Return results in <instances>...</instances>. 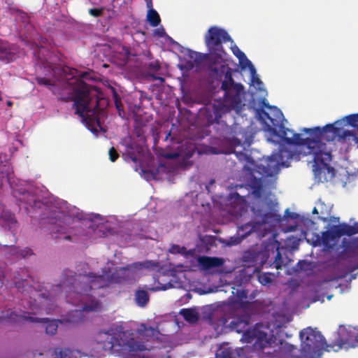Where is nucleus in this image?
I'll list each match as a JSON object with an SVG mask.
<instances>
[{"label":"nucleus","instance_id":"nucleus-1","mask_svg":"<svg viewBox=\"0 0 358 358\" xmlns=\"http://www.w3.org/2000/svg\"><path fill=\"white\" fill-rule=\"evenodd\" d=\"M48 66L64 92H59L57 85L50 78L36 77L37 83L46 87L53 94L61 95L64 100L73 101L75 113L92 132L97 133L99 129L101 130V120L106 116L105 109L108 106V100L103 94L96 87L78 78L76 69L67 66Z\"/></svg>","mask_w":358,"mask_h":358},{"label":"nucleus","instance_id":"nucleus-2","mask_svg":"<svg viewBox=\"0 0 358 358\" xmlns=\"http://www.w3.org/2000/svg\"><path fill=\"white\" fill-rule=\"evenodd\" d=\"M134 279V272L129 266L115 269L110 274L96 275H77L69 269H65L59 284L55 286V291H62L66 294L67 302L73 305L82 304L81 310L70 312L68 321L78 323L82 320L83 312L99 311L101 303L90 292L108 287L112 284H123Z\"/></svg>","mask_w":358,"mask_h":358},{"label":"nucleus","instance_id":"nucleus-3","mask_svg":"<svg viewBox=\"0 0 358 358\" xmlns=\"http://www.w3.org/2000/svg\"><path fill=\"white\" fill-rule=\"evenodd\" d=\"M209 69L216 77L224 76L221 85L224 92L223 99H215L205 107L204 115L208 123L213 124L219 122L223 114L232 110L239 112L242 109V98L245 92L243 85L234 80L232 70L228 65L222 64L220 68L211 65Z\"/></svg>","mask_w":358,"mask_h":358},{"label":"nucleus","instance_id":"nucleus-4","mask_svg":"<svg viewBox=\"0 0 358 358\" xmlns=\"http://www.w3.org/2000/svg\"><path fill=\"white\" fill-rule=\"evenodd\" d=\"M281 132L286 143L299 146L301 155L313 157V171L318 182H328L335 177L336 171L329 164L332 159L331 151L324 143L310 138H302L301 134L285 127H282Z\"/></svg>","mask_w":358,"mask_h":358},{"label":"nucleus","instance_id":"nucleus-5","mask_svg":"<svg viewBox=\"0 0 358 358\" xmlns=\"http://www.w3.org/2000/svg\"><path fill=\"white\" fill-rule=\"evenodd\" d=\"M250 320L248 315L234 317L231 321L229 327L233 331L243 333V339L245 342L252 343L255 340V345L259 343L262 350H257L255 347L241 348L237 352L239 358H300L290 354L282 355L275 351L266 350L264 345L268 343L267 334L256 328H248Z\"/></svg>","mask_w":358,"mask_h":358},{"label":"nucleus","instance_id":"nucleus-6","mask_svg":"<svg viewBox=\"0 0 358 358\" xmlns=\"http://www.w3.org/2000/svg\"><path fill=\"white\" fill-rule=\"evenodd\" d=\"M234 152L239 161L246 162L255 167L251 169L244 166L243 170L248 176V185L251 188L252 195L257 199H261L264 190V179L278 173L281 154H273L262 160L259 164H256L255 161L243 150H234Z\"/></svg>","mask_w":358,"mask_h":358},{"label":"nucleus","instance_id":"nucleus-7","mask_svg":"<svg viewBox=\"0 0 358 358\" xmlns=\"http://www.w3.org/2000/svg\"><path fill=\"white\" fill-rule=\"evenodd\" d=\"M93 341L101 345L104 351H120L123 355L142 352L147 348L143 342L137 341L133 337V334L129 331H123L116 337L112 329L108 331H99L93 336Z\"/></svg>","mask_w":358,"mask_h":358},{"label":"nucleus","instance_id":"nucleus-8","mask_svg":"<svg viewBox=\"0 0 358 358\" xmlns=\"http://www.w3.org/2000/svg\"><path fill=\"white\" fill-rule=\"evenodd\" d=\"M301 339V350L308 355H316L322 350L331 352L330 344H328L320 331L310 327L300 331Z\"/></svg>","mask_w":358,"mask_h":358},{"label":"nucleus","instance_id":"nucleus-9","mask_svg":"<svg viewBox=\"0 0 358 358\" xmlns=\"http://www.w3.org/2000/svg\"><path fill=\"white\" fill-rule=\"evenodd\" d=\"M205 43L210 55L221 59L224 53L222 44L232 39L228 32L217 26L210 27L204 36Z\"/></svg>","mask_w":358,"mask_h":358},{"label":"nucleus","instance_id":"nucleus-10","mask_svg":"<svg viewBox=\"0 0 358 358\" xmlns=\"http://www.w3.org/2000/svg\"><path fill=\"white\" fill-rule=\"evenodd\" d=\"M358 346V332L355 327L340 326L338 330V338L330 343L331 351L338 352L340 350L353 348Z\"/></svg>","mask_w":358,"mask_h":358},{"label":"nucleus","instance_id":"nucleus-11","mask_svg":"<svg viewBox=\"0 0 358 358\" xmlns=\"http://www.w3.org/2000/svg\"><path fill=\"white\" fill-rule=\"evenodd\" d=\"M301 131L309 134L310 136H314L312 140L320 141L321 138L326 140L327 141H333L336 138L338 137L340 139L342 134L339 128L334 126V124H329L323 127H315L313 128H303Z\"/></svg>","mask_w":358,"mask_h":358},{"label":"nucleus","instance_id":"nucleus-12","mask_svg":"<svg viewBox=\"0 0 358 358\" xmlns=\"http://www.w3.org/2000/svg\"><path fill=\"white\" fill-rule=\"evenodd\" d=\"M196 150L195 145L191 141H180L177 143L175 151L166 152L163 156L164 158L169 159H175L181 157L183 160H188L193 156Z\"/></svg>","mask_w":358,"mask_h":358},{"label":"nucleus","instance_id":"nucleus-13","mask_svg":"<svg viewBox=\"0 0 358 358\" xmlns=\"http://www.w3.org/2000/svg\"><path fill=\"white\" fill-rule=\"evenodd\" d=\"M243 262L246 267H255L253 271H259L266 263L265 253L248 250L243 253Z\"/></svg>","mask_w":358,"mask_h":358},{"label":"nucleus","instance_id":"nucleus-14","mask_svg":"<svg viewBox=\"0 0 358 358\" xmlns=\"http://www.w3.org/2000/svg\"><path fill=\"white\" fill-rule=\"evenodd\" d=\"M343 236H346V231L343 223L334 225L330 230L322 232V243L324 248L326 250L332 249L334 246L332 242Z\"/></svg>","mask_w":358,"mask_h":358},{"label":"nucleus","instance_id":"nucleus-15","mask_svg":"<svg viewBox=\"0 0 358 358\" xmlns=\"http://www.w3.org/2000/svg\"><path fill=\"white\" fill-rule=\"evenodd\" d=\"M252 210L254 213L255 217L257 219L256 221L248 223L244 225V229H250L247 231V234L252 232L257 231L259 229L260 227L265 224L268 222V220L271 218L272 215L271 213L264 212L262 209H256L254 206L252 207Z\"/></svg>","mask_w":358,"mask_h":358},{"label":"nucleus","instance_id":"nucleus-16","mask_svg":"<svg viewBox=\"0 0 358 358\" xmlns=\"http://www.w3.org/2000/svg\"><path fill=\"white\" fill-rule=\"evenodd\" d=\"M16 57L15 46L8 41L0 40V60L5 64H8L15 60Z\"/></svg>","mask_w":358,"mask_h":358},{"label":"nucleus","instance_id":"nucleus-17","mask_svg":"<svg viewBox=\"0 0 358 358\" xmlns=\"http://www.w3.org/2000/svg\"><path fill=\"white\" fill-rule=\"evenodd\" d=\"M198 263L203 269L208 270L222 266L224 260L216 257L202 256L199 257Z\"/></svg>","mask_w":358,"mask_h":358},{"label":"nucleus","instance_id":"nucleus-18","mask_svg":"<svg viewBox=\"0 0 358 358\" xmlns=\"http://www.w3.org/2000/svg\"><path fill=\"white\" fill-rule=\"evenodd\" d=\"M52 232L53 234H57L55 236V238L64 239L67 241H71V231L69 229H66L65 227L61 225L60 224H57L54 226L52 229Z\"/></svg>","mask_w":358,"mask_h":358},{"label":"nucleus","instance_id":"nucleus-19","mask_svg":"<svg viewBox=\"0 0 358 358\" xmlns=\"http://www.w3.org/2000/svg\"><path fill=\"white\" fill-rule=\"evenodd\" d=\"M137 333L143 338L149 341L150 338L157 337L159 331L151 327H148L145 324L142 323L137 329Z\"/></svg>","mask_w":358,"mask_h":358},{"label":"nucleus","instance_id":"nucleus-20","mask_svg":"<svg viewBox=\"0 0 358 358\" xmlns=\"http://www.w3.org/2000/svg\"><path fill=\"white\" fill-rule=\"evenodd\" d=\"M150 296L148 292L141 288H138L134 294V300L139 307H145L149 302Z\"/></svg>","mask_w":358,"mask_h":358},{"label":"nucleus","instance_id":"nucleus-21","mask_svg":"<svg viewBox=\"0 0 358 358\" xmlns=\"http://www.w3.org/2000/svg\"><path fill=\"white\" fill-rule=\"evenodd\" d=\"M2 226L4 229L10 231L13 236H15V234L16 233L17 229V222L14 215H8V217L3 220ZM15 242L16 238L14 237V243Z\"/></svg>","mask_w":358,"mask_h":358},{"label":"nucleus","instance_id":"nucleus-22","mask_svg":"<svg viewBox=\"0 0 358 358\" xmlns=\"http://www.w3.org/2000/svg\"><path fill=\"white\" fill-rule=\"evenodd\" d=\"M148 6L152 7V3L150 2ZM147 20L150 25L153 27H157L161 22L159 13L152 8H150L148 11Z\"/></svg>","mask_w":358,"mask_h":358},{"label":"nucleus","instance_id":"nucleus-23","mask_svg":"<svg viewBox=\"0 0 358 358\" xmlns=\"http://www.w3.org/2000/svg\"><path fill=\"white\" fill-rule=\"evenodd\" d=\"M180 314L186 321L191 323H195L199 320L198 313L192 308H183L180 311Z\"/></svg>","mask_w":358,"mask_h":358},{"label":"nucleus","instance_id":"nucleus-24","mask_svg":"<svg viewBox=\"0 0 358 358\" xmlns=\"http://www.w3.org/2000/svg\"><path fill=\"white\" fill-rule=\"evenodd\" d=\"M247 66L249 67L250 71L251 72L252 83L253 85H255L257 89L261 90L262 88L263 87L264 84L262 81L260 80V78L258 77V76L256 74V70L253 64H252L251 61H250L249 59H247Z\"/></svg>","mask_w":358,"mask_h":358},{"label":"nucleus","instance_id":"nucleus-25","mask_svg":"<svg viewBox=\"0 0 358 358\" xmlns=\"http://www.w3.org/2000/svg\"><path fill=\"white\" fill-rule=\"evenodd\" d=\"M43 323H45V333L50 335H54L57 333L58 324L57 320H49L48 318L47 322H43Z\"/></svg>","mask_w":358,"mask_h":358},{"label":"nucleus","instance_id":"nucleus-26","mask_svg":"<svg viewBox=\"0 0 358 358\" xmlns=\"http://www.w3.org/2000/svg\"><path fill=\"white\" fill-rule=\"evenodd\" d=\"M273 277L271 273H261L258 274V280L262 285H266L272 282Z\"/></svg>","mask_w":358,"mask_h":358},{"label":"nucleus","instance_id":"nucleus-27","mask_svg":"<svg viewBox=\"0 0 358 358\" xmlns=\"http://www.w3.org/2000/svg\"><path fill=\"white\" fill-rule=\"evenodd\" d=\"M113 99L115 102V108L118 112V114L120 117H122V114H124V111L123 109V105L122 103V101L120 100V98L119 97L117 92L114 90L113 92Z\"/></svg>","mask_w":358,"mask_h":358},{"label":"nucleus","instance_id":"nucleus-28","mask_svg":"<svg viewBox=\"0 0 358 358\" xmlns=\"http://www.w3.org/2000/svg\"><path fill=\"white\" fill-rule=\"evenodd\" d=\"M343 224L346 231V236H351L358 234V222H355L353 225H349L346 223H343Z\"/></svg>","mask_w":358,"mask_h":358},{"label":"nucleus","instance_id":"nucleus-29","mask_svg":"<svg viewBox=\"0 0 358 358\" xmlns=\"http://www.w3.org/2000/svg\"><path fill=\"white\" fill-rule=\"evenodd\" d=\"M55 354L57 358H72V351L67 348L55 349Z\"/></svg>","mask_w":358,"mask_h":358},{"label":"nucleus","instance_id":"nucleus-30","mask_svg":"<svg viewBox=\"0 0 358 358\" xmlns=\"http://www.w3.org/2000/svg\"><path fill=\"white\" fill-rule=\"evenodd\" d=\"M20 316V318H22V321L29 322L32 323H41L48 321V318H39L37 317L26 315L24 314Z\"/></svg>","mask_w":358,"mask_h":358},{"label":"nucleus","instance_id":"nucleus-31","mask_svg":"<svg viewBox=\"0 0 358 358\" xmlns=\"http://www.w3.org/2000/svg\"><path fill=\"white\" fill-rule=\"evenodd\" d=\"M285 265L284 261L282 260L280 252L278 250V248H277V253L275 257V259L273 262L271 266H273L276 269H281L282 266Z\"/></svg>","mask_w":358,"mask_h":358},{"label":"nucleus","instance_id":"nucleus-32","mask_svg":"<svg viewBox=\"0 0 358 358\" xmlns=\"http://www.w3.org/2000/svg\"><path fill=\"white\" fill-rule=\"evenodd\" d=\"M357 133H355V131H348V130L343 131L342 132L341 138L343 140H347V139H350V138L352 137V139L357 143L358 142V126L357 127Z\"/></svg>","mask_w":358,"mask_h":358},{"label":"nucleus","instance_id":"nucleus-33","mask_svg":"<svg viewBox=\"0 0 358 358\" xmlns=\"http://www.w3.org/2000/svg\"><path fill=\"white\" fill-rule=\"evenodd\" d=\"M252 140L247 138L243 143L241 139H238L237 138H234L231 141V144L234 147L241 146L243 147V150H245V145L250 146Z\"/></svg>","mask_w":358,"mask_h":358},{"label":"nucleus","instance_id":"nucleus-34","mask_svg":"<svg viewBox=\"0 0 358 358\" xmlns=\"http://www.w3.org/2000/svg\"><path fill=\"white\" fill-rule=\"evenodd\" d=\"M347 124L352 127H357L358 124V115L357 113L351 114L345 117Z\"/></svg>","mask_w":358,"mask_h":358},{"label":"nucleus","instance_id":"nucleus-35","mask_svg":"<svg viewBox=\"0 0 358 358\" xmlns=\"http://www.w3.org/2000/svg\"><path fill=\"white\" fill-rule=\"evenodd\" d=\"M20 315L14 311H10L6 314L5 318L13 322H19L22 320Z\"/></svg>","mask_w":358,"mask_h":358},{"label":"nucleus","instance_id":"nucleus-36","mask_svg":"<svg viewBox=\"0 0 358 358\" xmlns=\"http://www.w3.org/2000/svg\"><path fill=\"white\" fill-rule=\"evenodd\" d=\"M185 250V247H180L178 245H173L169 249V252L172 254H184Z\"/></svg>","mask_w":358,"mask_h":358},{"label":"nucleus","instance_id":"nucleus-37","mask_svg":"<svg viewBox=\"0 0 358 358\" xmlns=\"http://www.w3.org/2000/svg\"><path fill=\"white\" fill-rule=\"evenodd\" d=\"M216 358H235L232 351L229 350H222L220 354L216 355Z\"/></svg>","mask_w":358,"mask_h":358},{"label":"nucleus","instance_id":"nucleus-38","mask_svg":"<svg viewBox=\"0 0 358 358\" xmlns=\"http://www.w3.org/2000/svg\"><path fill=\"white\" fill-rule=\"evenodd\" d=\"M109 159L112 162H115L118 157L119 154L114 147H111L108 150Z\"/></svg>","mask_w":358,"mask_h":358},{"label":"nucleus","instance_id":"nucleus-39","mask_svg":"<svg viewBox=\"0 0 358 358\" xmlns=\"http://www.w3.org/2000/svg\"><path fill=\"white\" fill-rule=\"evenodd\" d=\"M236 51H235L234 49H233V52L234 54L239 59V60L241 62L243 61V59H245V64L247 65V59H248L247 58V57L245 56V53L242 51H241L238 47H235Z\"/></svg>","mask_w":358,"mask_h":358},{"label":"nucleus","instance_id":"nucleus-40","mask_svg":"<svg viewBox=\"0 0 358 358\" xmlns=\"http://www.w3.org/2000/svg\"><path fill=\"white\" fill-rule=\"evenodd\" d=\"M89 13L92 16H94V17H100L103 14V8H90L89 10Z\"/></svg>","mask_w":358,"mask_h":358},{"label":"nucleus","instance_id":"nucleus-41","mask_svg":"<svg viewBox=\"0 0 358 358\" xmlns=\"http://www.w3.org/2000/svg\"><path fill=\"white\" fill-rule=\"evenodd\" d=\"M233 294H235L237 298L241 300L248 297V293L244 289H236V292H233Z\"/></svg>","mask_w":358,"mask_h":358},{"label":"nucleus","instance_id":"nucleus-42","mask_svg":"<svg viewBox=\"0 0 358 358\" xmlns=\"http://www.w3.org/2000/svg\"><path fill=\"white\" fill-rule=\"evenodd\" d=\"M121 49L122 50H121L120 53L122 55L123 59L127 60L131 55L129 48L126 46H122Z\"/></svg>","mask_w":358,"mask_h":358},{"label":"nucleus","instance_id":"nucleus-43","mask_svg":"<svg viewBox=\"0 0 358 358\" xmlns=\"http://www.w3.org/2000/svg\"><path fill=\"white\" fill-rule=\"evenodd\" d=\"M148 69L150 71H157L160 69V65L159 62H151L148 65Z\"/></svg>","mask_w":358,"mask_h":358},{"label":"nucleus","instance_id":"nucleus-44","mask_svg":"<svg viewBox=\"0 0 358 358\" xmlns=\"http://www.w3.org/2000/svg\"><path fill=\"white\" fill-rule=\"evenodd\" d=\"M154 35L162 38L165 36L166 34L164 29L163 27H160L154 30Z\"/></svg>","mask_w":358,"mask_h":358},{"label":"nucleus","instance_id":"nucleus-45","mask_svg":"<svg viewBox=\"0 0 358 358\" xmlns=\"http://www.w3.org/2000/svg\"><path fill=\"white\" fill-rule=\"evenodd\" d=\"M31 250L29 248H26L22 253L23 257H26L27 255H31Z\"/></svg>","mask_w":358,"mask_h":358},{"label":"nucleus","instance_id":"nucleus-46","mask_svg":"<svg viewBox=\"0 0 358 358\" xmlns=\"http://www.w3.org/2000/svg\"><path fill=\"white\" fill-rule=\"evenodd\" d=\"M262 106H264V107H266V108H271V106L268 104V103L267 102L266 99H262Z\"/></svg>","mask_w":358,"mask_h":358},{"label":"nucleus","instance_id":"nucleus-47","mask_svg":"<svg viewBox=\"0 0 358 358\" xmlns=\"http://www.w3.org/2000/svg\"><path fill=\"white\" fill-rule=\"evenodd\" d=\"M130 157H131V160H132L134 162H137V157H136V155H131L130 156Z\"/></svg>","mask_w":358,"mask_h":358},{"label":"nucleus","instance_id":"nucleus-48","mask_svg":"<svg viewBox=\"0 0 358 358\" xmlns=\"http://www.w3.org/2000/svg\"><path fill=\"white\" fill-rule=\"evenodd\" d=\"M312 213H313V214H315V215H317V214H318V210H317V208H316V207H314V208H313V210H312Z\"/></svg>","mask_w":358,"mask_h":358},{"label":"nucleus","instance_id":"nucleus-49","mask_svg":"<svg viewBox=\"0 0 358 358\" xmlns=\"http://www.w3.org/2000/svg\"><path fill=\"white\" fill-rule=\"evenodd\" d=\"M171 136V132L169 131L166 136H165V141H167V139L169 138V137Z\"/></svg>","mask_w":358,"mask_h":358},{"label":"nucleus","instance_id":"nucleus-50","mask_svg":"<svg viewBox=\"0 0 358 358\" xmlns=\"http://www.w3.org/2000/svg\"><path fill=\"white\" fill-rule=\"evenodd\" d=\"M306 264V262L305 261H300V262L298 263V264H299V265H300V266H301V265H302V264Z\"/></svg>","mask_w":358,"mask_h":358},{"label":"nucleus","instance_id":"nucleus-51","mask_svg":"<svg viewBox=\"0 0 358 358\" xmlns=\"http://www.w3.org/2000/svg\"><path fill=\"white\" fill-rule=\"evenodd\" d=\"M178 143V142H177L176 143H173V145H174V149H175V150H176V147L177 146V143Z\"/></svg>","mask_w":358,"mask_h":358},{"label":"nucleus","instance_id":"nucleus-52","mask_svg":"<svg viewBox=\"0 0 358 358\" xmlns=\"http://www.w3.org/2000/svg\"><path fill=\"white\" fill-rule=\"evenodd\" d=\"M155 79H160L161 80H164V79H163V78H160V77H159V78H155Z\"/></svg>","mask_w":358,"mask_h":358},{"label":"nucleus","instance_id":"nucleus-53","mask_svg":"<svg viewBox=\"0 0 358 358\" xmlns=\"http://www.w3.org/2000/svg\"><path fill=\"white\" fill-rule=\"evenodd\" d=\"M11 104H12V103H11V102H10V101H8V106H10Z\"/></svg>","mask_w":358,"mask_h":358},{"label":"nucleus","instance_id":"nucleus-54","mask_svg":"<svg viewBox=\"0 0 358 358\" xmlns=\"http://www.w3.org/2000/svg\"><path fill=\"white\" fill-rule=\"evenodd\" d=\"M1 319V317H0V320Z\"/></svg>","mask_w":358,"mask_h":358},{"label":"nucleus","instance_id":"nucleus-55","mask_svg":"<svg viewBox=\"0 0 358 358\" xmlns=\"http://www.w3.org/2000/svg\"><path fill=\"white\" fill-rule=\"evenodd\" d=\"M357 115H358V113H357Z\"/></svg>","mask_w":358,"mask_h":358}]
</instances>
